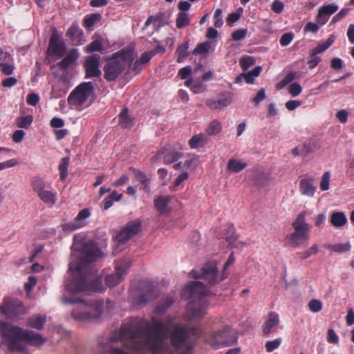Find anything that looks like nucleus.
Listing matches in <instances>:
<instances>
[{
  "mask_svg": "<svg viewBox=\"0 0 354 354\" xmlns=\"http://www.w3.org/2000/svg\"><path fill=\"white\" fill-rule=\"evenodd\" d=\"M281 343V339L277 338L272 341H268L265 344V348L267 352L271 353L277 349Z\"/></svg>",
  "mask_w": 354,
  "mask_h": 354,
  "instance_id": "obj_51",
  "label": "nucleus"
},
{
  "mask_svg": "<svg viewBox=\"0 0 354 354\" xmlns=\"http://www.w3.org/2000/svg\"><path fill=\"white\" fill-rule=\"evenodd\" d=\"M48 50L57 57H62L65 53V44L59 40L56 35L53 34L50 38Z\"/></svg>",
  "mask_w": 354,
  "mask_h": 354,
  "instance_id": "obj_20",
  "label": "nucleus"
},
{
  "mask_svg": "<svg viewBox=\"0 0 354 354\" xmlns=\"http://www.w3.org/2000/svg\"><path fill=\"white\" fill-rule=\"evenodd\" d=\"M142 284L146 287V290L138 298V302L140 305L146 304L152 299L153 295L152 283L150 281H144Z\"/></svg>",
  "mask_w": 354,
  "mask_h": 354,
  "instance_id": "obj_28",
  "label": "nucleus"
},
{
  "mask_svg": "<svg viewBox=\"0 0 354 354\" xmlns=\"http://www.w3.org/2000/svg\"><path fill=\"white\" fill-rule=\"evenodd\" d=\"M17 84V79L15 77H9L3 80L1 85L5 88H11Z\"/></svg>",
  "mask_w": 354,
  "mask_h": 354,
  "instance_id": "obj_61",
  "label": "nucleus"
},
{
  "mask_svg": "<svg viewBox=\"0 0 354 354\" xmlns=\"http://www.w3.org/2000/svg\"><path fill=\"white\" fill-rule=\"evenodd\" d=\"M133 58L130 52L120 50L107 58L104 66V78L107 82L115 81L127 66L132 64Z\"/></svg>",
  "mask_w": 354,
  "mask_h": 354,
  "instance_id": "obj_6",
  "label": "nucleus"
},
{
  "mask_svg": "<svg viewBox=\"0 0 354 354\" xmlns=\"http://www.w3.org/2000/svg\"><path fill=\"white\" fill-rule=\"evenodd\" d=\"M102 15L100 13H93L89 15H86L84 19V26L86 28H91L97 21H100Z\"/></svg>",
  "mask_w": 354,
  "mask_h": 354,
  "instance_id": "obj_39",
  "label": "nucleus"
},
{
  "mask_svg": "<svg viewBox=\"0 0 354 354\" xmlns=\"http://www.w3.org/2000/svg\"><path fill=\"white\" fill-rule=\"evenodd\" d=\"M30 183L32 190L43 203L49 205L55 204L57 193L51 187L50 189H46V182L43 178L39 176H34Z\"/></svg>",
  "mask_w": 354,
  "mask_h": 354,
  "instance_id": "obj_12",
  "label": "nucleus"
},
{
  "mask_svg": "<svg viewBox=\"0 0 354 354\" xmlns=\"http://www.w3.org/2000/svg\"><path fill=\"white\" fill-rule=\"evenodd\" d=\"M293 37L294 35L292 32H287L282 35L279 40L281 46H287L292 41Z\"/></svg>",
  "mask_w": 354,
  "mask_h": 354,
  "instance_id": "obj_58",
  "label": "nucleus"
},
{
  "mask_svg": "<svg viewBox=\"0 0 354 354\" xmlns=\"http://www.w3.org/2000/svg\"><path fill=\"white\" fill-rule=\"evenodd\" d=\"M132 171H133V174L136 179L141 185L140 189H142L143 192H145V193H149L150 192V187H149L150 180L147 177V176L142 171L136 169H133Z\"/></svg>",
  "mask_w": 354,
  "mask_h": 354,
  "instance_id": "obj_24",
  "label": "nucleus"
},
{
  "mask_svg": "<svg viewBox=\"0 0 354 354\" xmlns=\"http://www.w3.org/2000/svg\"><path fill=\"white\" fill-rule=\"evenodd\" d=\"M316 187L314 185L313 178H305L300 180L299 192L302 195L313 197L315 194Z\"/></svg>",
  "mask_w": 354,
  "mask_h": 354,
  "instance_id": "obj_21",
  "label": "nucleus"
},
{
  "mask_svg": "<svg viewBox=\"0 0 354 354\" xmlns=\"http://www.w3.org/2000/svg\"><path fill=\"white\" fill-rule=\"evenodd\" d=\"M72 279L66 283L65 288L71 293L100 292L103 288L102 279L94 272H82L80 266L77 267Z\"/></svg>",
  "mask_w": 354,
  "mask_h": 354,
  "instance_id": "obj_4",
  "label": "nucleus"
},
{
  "mask_svg": "<svg viewBox=\"0 0 354 354\" xmlns=\"http://www.w3.org/2000/svg\"><path fill=\"white\" fill-rule=\"evenodd\" d=\"M235 231V228L233 225L229 226L226 230L225 240L231 248L239 247V245H241V248H242L244 245L243 243H237V244H235L237 240V235Z\"/></svg>",
  "mask_w": 354,
  "mask_h": 354,
  "instance_id": "obj_29",
  "label": "nucleus"
},
{
  "mask_svg": "<svg viewBox=\"0 0 354 354\" xmlns=\"http://www.w3.org/2000/svg\"><path fill=\"white\" fill-rule=\"evenodd\" d=\"M84 225V223H78L75 218L73 221L63 225V230L65 232H72Z\"/></svg>",
  "mask_w": 354,
  "mask_h": 354,
  "instance_id": "obj_46",
  "label": "nucleus"
},
{
  "mask_svg": "<svg viewBox=\"0 0 354 354\" xmlns=\"http://www.w3.org/2000/svg\"><path fill=\"white\" fill-rule=\"evenodd\" d=\"M33 121V117L31 115L21 116L17 118L16 122L17 127L21 129H28Z\"/></svg>",
  "mask_w": 354,
  "mask_h": 354,
  "instance_id": "obj_40",
  "label": "nucleus"
},
{
  "mask_svg": "<svg viewBox=\"0 0 354 354\" xmlns=\"http://www.w3.org/2000/svg\"><path fill=\"white\" fill-rule=\"evenodd\" d=\"M0 336L10 352L26 353L27 348L21 342L32 346H40L46 342L39 333L24 330L5 321H0Z\"/></svg>",
  "mask_w": 354,
  "mask_h": 354,
  "instance_id": "obj_2",
  "label": "nucleus"
},
{
  "mask_svg": "<svg viewBox=\"0 0 354 354\" xmlns=\"http://www.w3.org/2000/svg\"><path fill=\"white\" fill-rule=\"evenodd\" d=\"M100 61V56L97 54L92 55L86 58L84 64L86 78L99 77L101 75Z\"/></svg>",
  "mask_w": 354,
  "mask_h": 354,
  "instance_id": "obj_15",
  "label": "nucleus"
},
{
  "mask_svg": "<svg viewBox=\"0 0 354 354\" xmlns=\"http://www.w3.org/2000/svg\"><path fill=\"white\" fill-rule=\"evenodd\" d=\"M191 274L194 279H203L210 286H214L220 283L227 276L224 271L221 274H218L217 265L215 261L206 263L200 271L193 270L191 272Z\"/></svg>",
  "mask_w": 354,
  "mask_h": 354,
  "instance_id": "obj_10",
  "label": "nucleus"
},
{
  "mask_svg": "<svg viewBox=\"0 0 354 354\" xmlns=\"http://www.w3.org/2000/svg\"><path fill=\"white\" fill-rule=\"evenodd\" d=\"M308 231L295 230L294 232L286 236V242L287 245L293 248H297L301 245L304 241L308 240Z\"/></svg>",
  "mask_w": 354,
  "mask_h": 354,
  "instance_id": "obj_17",
  "label": "nucleus"
},
{
  "mask_svg": "<svg viewBox=\"0 0 354 354\" xmlns=\"http://www.w3.org/2000/svg\"><path fill=\"white\" fill-rule=\"evenodd\" d=\"M131 261L127 259H120L115 262V272L105 277L106 284L113 288L118 286L124 279L131 267Z\"/></svg>",
  "mask_w": 354,
  "mask_h": 354,
  "instance_id": "obj_13",
  "label": "nucleus"
},
{
  "mask_svg": "<svg viewBox=\"0 0 354 354\" xmlns=\"http://www.w3.org/2000/svg\"><path fill=\"white\" fill-rule=\"evenodd\" d=\"M233 99V94L229 91L221 93L218 100L209 99L206 101V105L210 109H218L230 105Z\"/></svg>",
  "mask_w": 354,
  "mask_h": 354,
  "instance_id": "obj_16",
  "label": "nucleus"
},
{
  "mask_svg": "<svg viewBox=\"0 0 354 354\" xmlns=\"http://www.w3.org/2000/svg\"><path fill=\"white\" fill-rule=\"evenodd\" d=\"M46 322L45 316L34 315L28 319V326L37 330H41Z\"/></svg>",
  "mask_w": 354,
  "mask_h": 354,
  "instance_id": "obj_33",
  "label": "nucleus"
},
{
  "mask_svg": "<svg viewBox=\"0 0 354 354\" xmlns=\"http://www.w3.org/2000/svg\"><path fill=\"white\" fill-rule=\"evenodd\" d=\"M247 166L246 162L236 158H230L227 164V170L236 174L243 171Z\"/></svg>",
  "mask_w": 354,
  "mask_h": 354,
  "instance_id": "obj_25",
  "label": "nucleus"
},
{
  "mask_svg": "<svg viewBox=\"0 0 354 354\" xmlns=\"http://www.w3.org/2000/svg\"><path fill=\"white\" fill-rule=\"evenodd\" d=\"M348 8L342 9L337 14H336L332 19L330 24H335L339 21L342 19L346 17L348 13Z\"/></svg>",
  "mask_w": 354,
  "mask_h": 354,
  "instance_id": "obj_62",
  "label": "nucleus"
},
{
  "mask_svg": "<svg viewBox=\"0 0 354 354\" xmlns=\"http://www.w3.org/2000/svg\"><path fill=\"white\" fill-rule=\"evenodd\" d=\"M118 124L122 129H129L133 125V118L129 115V110L124 108L119 115Z\"/></svg>",
  "mask_w": 354,
  "mask_h": 354,
  "instance_id": "obj_26",
  "label": "nucleus"
},
{
  "mask_svg": "<svg viewBox=\"0 0 354 354\" xmlns=\"http://www.w3.org/2000/svg\"><path fill=\"white\" fill-rule=\"evenodd\" d=\"M94 92L95 89L91 82H82L69 94L67 99L68 104L77 108L82 107Z\"/></svg>",
  "mask_w": 354,
  "mask_h": 354,
  "instance_id": "obj_11",
  "label": "nucleus"
},
{
  "mask_svg": "<svg viewBox=\"0 0 354 354\" xmlns=\"http://www.w3.org/2000/svg\"><path fill=\"white\" fill-rule=\"evenodd\" d=\"M319 10L330 17L333 14L337 11L338 6L335 3L324 4Z\"/></svg>",
  "mask_w": 354,
  "mask_h": 354,
  "instance_id": "obj_43",
  "label": "nucleus"
},
{
  "mask_svg": "<svg viewBox=\"0 0 354 354\" xmlns=\"http://www.w3.org/2000/svg\"><path fill=\"white\" fill-rule=\"evenodd\" d=\"M189 48V43L187 41L181 44L177 47L176 53L178 54L176 62L178 63L182 62L188 55L187 50Z\"/></svg>",
  "mask_w": 354,
  "mask_h": 354,
  "instance_id": "obj_38",
  "label": "nucleus"
},
{
  "mask_svg": "<svg viewBox=\"0 0 354 354\" xmlns=\"http://www.w3.org/2000/svg\"><path fill=\"white\" fill-rule=\"evenodd\" d=\"M255 64V60L252 57L246 56L240 59L239 64L241 68L246 71L250 66Z\"/></svg>",
  "mask_w": 354,
  "mask_h": 354,
  "instance_id": "obj_47",
  "label": "nucleus"
},
{
  "mask_svg": "<svg viewBox=\"0 0 354 354\" xmlns=\"http://www.w3.org/2000/svg\"><path fill=\"white\" fill-rule=\"evenodd\" d=\"M171 198L169 196H158L154 200V205L157 210L160 214H164L166 211V208L170 202Z\"/></svg>",
  "mask_w": 354,
  "mask_h": 354,
  "instance_id": "obj_34",
  "label": "nucleus"
},
{
  "mask_svg": "<svg viewBox=\"0 0 354 354\" xmlns=\"http://www.w3.org/2000/svg\"><path fill=\"white\" fill-rule=\"evenodd\" d=\"M328 248L331 249L335 252H348L351 250V245L348 243H338L335 245H330Z\"/></svg>",
  "mask_w": 354,
  "mask_h": 354,
  "instance_id": "obj_49",
  "label": "nucleus"
},
{
  "mask_svg": "<svg viewBox=\"0 0 354 354\" xmlns=\"http://www.w3.org/2000/svg\"><path fill=\"white\" fill-rule=\"evenodd\" d=\"M63 301L66 304H79L71 312L72 317L78 321L92 322L98 319L103 311L104 302L102 301H94L89 304L80 300L76 301L71 298L63 297Z\"/></svg>",
  "mask_w": 354,
  "mask_h": 354,
  "instance_id": "obj_5",
  "label": "nucleus"
},
{
  "mask_svg": "<svg viewBox=\"0 0 354 354\" xmlns=\"http://www.w3.org/2000/svg\"><path fill=\"white\" fill-rule=\"evenodd\" d=\"M212 44L209 41H205L197 45L193 51V54H207L209 52Z\"/></svg>",
  "mask_w": 354,
  "mask_h": 354,
  "instance_id": "obj_44",
  "label": "nucleus"
},
{
  "mask_svg": "<svg viewBox=\"0 0 354 354\" xmlns=\"http://www.w3.org/2000/svg\"><path fill=\"white\" fill-rule=\"evenodd\" d=\"M335 39L336 37L335 35H330L326 41L320 42L311 52L317 55L324 52L335 42Z\"/></svg>",
  "mask_w": 354,
  "mask_h": 354,
  "instance_id": "obj_30",
  "label": "nucleus"
},
{
  "mask_svg": "<svg viewBox=\"0 0 354 354\" xmlns=\"http://www.w3.org/2000/svg\"><path fill=\"white\" fill-rule=\"evenodd\" d=\"M318 252V247L317 245H313L310 248L304 252H298L297 254L301 259H306L313 254H316Z\"/></svg>",
  "mask_w": 354,
  "mask_h": 354,
  "instance_id": "obj_45",
  "label": "nucleus"
},
{
  "mask_svg": "<svg viewBox=\"0 0 354 354\" xmlns=\"http://www.w3.org/2000/svg\"><path fill=\"white\" fill-rule=\"evenodd\" d=\"M326 339L329 344H337L339 343V337L333 328L328 330Z\"/></svg>",
  "mask_w": 354,
  "mask_h": 354,
  "instance_id": "obj_53",
  "label": "nucleus"
},
{
  "mask_svg": "<svg viewBox=\"0 0 354 354\" xmlns=\"http://www.w3.org/2000/svg\"><path fill=\"white\" fill-rule=\"evenodd\" d=\"M141 222L138 220L129 223L115 236V240L119 244L125 243L140 230Z\"/></svg>",
  "mask_w": 354,
  "mask_h": 354,
  "instance_id": "obj_14",
  "label": "nucleus"
},
{
  "mask_svg": "<svg viewBox=\"0 0 354 354\" xmlns=\"http://www.w3.org/2000/svg\"><path fill=\"white\" fill-rule=\"evenodd\" d=\"M221 131V123L216 120H214L209 123L206 129V133L209 136L217 135Z\"/></svg>",
  "mask_w": 354,
  "mask_h": 354,
  "instance_id": "obj_41",
  "label": "nucleus"
},
{
  "mask_svg": "<svg viewBox=\"0 0 354 354\" xmlns=\"http://www.w3.org/2000/svg\"><path fill=\"white\" fill-rule=\"evenodd\" d=\"M301 147V156L306 157L308 154L313 153L315 151V145L311 142H306Z\"/></svg>",
  "mask_w": 354,
  "mask_h": 354,
  "instance_id": "obj_48",
  "label": "nucleus"
},
{
  "mask_svg": "<svg viewBox=\"0 0 354 354\" xmlns=\"http://www.w3.org/2000/svg\"><path fill=\"white\" fill-rule=\"evenodd\" d=\"M190 335L189 328L168 316L165 322L151 317V322L141 319L136 324L122 325L118 339L131 351L153 354H185Z\"/></svg>",
  "mask_w": 354,
  "mask_h": 354,
  "instance_id": "obj_1",
  "label": "nucleus"
},
{
  "mask_svg": "<svg viewBox=\"0 0 354 354\" xmlns=\"http://www.w3.org/2000/svg\"><path fill=\"white\" fill-rule=\"evenodd\" d=\"M209 292V288L199 281L189 282L182 290V297L190 300L186 308L190 319L202 318L205 315L209 305L205 297Z\"/></svg>",
  "mask_w": 354,
  "mask_h": 354,
  "instance_id": "obj_3",
  "label": "nucleus"
},
{
  "mask_svg": "<svg viewBox=\"0 0 354 354\" xmlns=\"http://www.w3.org/2000/svg\"><path fill=\"white\" fill-rule=\"evenodd\" d=\"M203 134L195 135L189 141L190 148L196 149L203 139Z\"/></svg>",
  "mask_w": 354,
  "mask_h": 354,
  "instance_id": "obj_57",
  "label": "nucleus"
},
{
  "mask_svg": "<svg viewBox=\"0 0 354 354\" xmlns=\"http://www.w3.org/2000/svg\"><path fill=\"white\" fill-rule=\"evenodd\" d=\"M0 313L8 319L17 322L27 313V308L17 298L3 297L0 305Z\"/></svg>",
  "mask_w": 354,
  "mask_h": 354,
  "instance_id": "obj_8",
  "label": "nucleus"
},
{
  "mask_svg": "<svg viewBox=\"0 0 354 354\" xmlns=\"http://www.w3.org/2000/svg\"><path fill=\"white\" fill-rule=\"evenodd\" d=\"M192 73V67L190 66H187L180 68L178 71V75L182 80H187L189 77H190Z\"/></svg>",
  "mask_w": 354,
  "mask_h": 354,
  "instance_id": "obj_64",
  "label": "nucleus"
},
{
  "mask_svg": "<svg viewBox=\"0 0 354 354\" xmlns=\"http://www.w3.org/2000/svg\"><path fill=\"white\" fill-rule=\"evenodd\" d=\"M306 213V212H301L298 214L296 219L292 222V226L295 230L302 231L306 230L309 231V225L307 223H306L305 217Z\"/></svg>",
  "mask_w": 354,
  "mask_h": 354,
  "instance_id": "obj_27",
  "label": "nucleus"
},
{
  "mask_svg": "<svg viewBox=\"0 0 354 354\" xmlns=\"http://www.w3.org/2000/svg\"><path fill=\"white\" fill-rule=\"evenodd\" d=\"M176 301L174 295H169L162 298L156 305L154 312L156 314H162L165 313Z\"/></svg>",
  "mask_w": 354,
  "mask_h": 354,
  "instance_id": "obj_22",
  "label": "nucleus"
},
{
  "mask_svg": "<svg viewBox=\"0 0 354 354\" xmlns=\"http://www.w3.org/2000/svg\"><path fill=\"white\" fill-rule=\"evenodd\" d=\"M190 19L189 17V15L186 12H179L176 19V26L177 28H185L189 25Z\"/></svg>",
  "mask_w": 354,
  "mask_h": 354,
  "instance_id": "obj_37",
  "label": "nucleus"
},
{
  "mask_svg": "<svg viewBox=\"0 0 354 354\" xmlns=\"http://www.w3.org/2000/svg\"><path fill=\"white\" fill-rule=\"evenodd\" d=\"M71 249L81 253L84 263H93L102 256V252L95 242L82 234L74 235Z\"/></svg>",
  "mask_w": 354,
  "mask_h": 354,
  "instance_id": "obj_7",
  "label": "nucleus"
},
{
  "mask_svg": "<svg viewBox=\"0 0 354 354\" xmlns=\"http://www.w3.org/2000/svg\"><path fill=\"white\" fill-rule=\"evenodd\" d=\"M103 45L101 41L96 39L92 41L86 47L87 53H93L94 52H102L103 50Z\"/></svg>",
  "mask_w": 354,
  "mask_h": 354,
  "instance_id": "obj_42",
  "label": "nucleus"
},
{
  "mask_svg": "<svg viewBox=\"0 0 354 354\" xmlns=\"http://www.w3.org/2000/svg\"><path fill=\"white\" fill-rule=\"evenodd\" d=\"M308 308L311 312L318 313L322 308V303L318 300L313 299L308 302Z\"/></svg>",
  "mask_w": 354,
  "mask_h": 354,
  "instance_id": "obj_52",
  "label": "nucleus"
},
{
  "mask_svg": "<svg viewBox=\"0 0 354 354\" xmlns=\"http://www.w3.org/2000/svg\"><path fill=\"white\" fill-rule=\"evenodd\" d=\"M0 69L3 74L10 75L13 73L15 67L13 65L7 63H0Z\"/></svg>",
  "mask_w": 354,
  "mask_h": 354,
  "instance_id": "obj_60",
  "label": "nucleus"
},
{
  "mask_svg": "<svg viewBox=\"0 0 354 354\" xmlns=\"http://www.w3.org/2000/svg\"><path fill=\"white\" fill-rule=\"evenodd\" d=\"M302 91V88L298 83H292L290 85L288 88V93L292 97L298 96Z\"/></svg>",
  "mask_w": 354,
  "mask_h": 354,
  "instance_id": "obj_56",
  "label": "nucleus"
},
{
  "mask_svg": "<svg viewBox=\"0 0 354 354\" xmlns=\"http://www.w3.org/2000/svg\"><path fill=\"white\" fill-rule=\"evenodd\" d=\"M66 35L73 41H80L83 37V31L77 24H73L68 29Z\"/></svg>",
  "mask_w": 354,
  "mask_h": 354,
  "instance_id": "obj_32",
  "label": "nucleus"
},
{
  "mask_svg": "<svg viewBox=\"0 0 354 354\" xmlns=\"http://www.w3.org/2000/svg\"><path fill=\"white\" fill-rule=\"evenodd\" d=\"M70 163V158H62L59 162L58 169L59 171L60 179L64 180L68 176V168Z\"/></svg>",
  "mask_w": 354,
  "mask_h": 354,
  "instance_id": "obj_35",
  "label": "nucleus"
},
{
  "mask_svg": "<svg viewBox=\"0 0 354 354\" xmlns=\"http://www.w3.org/2000/svg\"><path fill=\"white\" fill-rule=\"evenodd\" d=\"M182 156L183 154L180 152L162 148L157 152L156 158L162 159L165 164L169 165L176 162Z\"/></svg>",
  "mask_w": 354,
  "mask_h": 354,
  "instance_id": "obj_19",
  "label": "nucleus"
},
{
  "mask_svg": "<svg viewBox=\"0 0 354 354\" xmlns=\"http://www.w3.org/2000/svg\"><path fill=\"white\" fill-rule=\"evenodd\" d=\"M330 173L327 171L324 173L322 176L321 182H320V189L322 191H327L329 189L330 185Z\"/></svg>",
  "mask_w": 354,
  "mask_h": 354,
  "instance_id": "obj_50",
  "label": "nucleus"
},
{
  "mask_svg": "<svg viewBox=\"0 0 354 354\" xmlns=\"http://www.w3.org/2000/svg\"><path fill=\"white\" fill-rule=\"evenodd\" d=\"M329 18V17H328L326 15H324L321 10H319L315 17V21L319 25L324 26L328 21Z\"/></svg>",
  "mask_w": 354,
  "mask_h": 354,
  "instance_id": "obj_63",
  "label": "nucleus"
},
{
  "mask_svg": "<svg viewBox=\"0 0 354 354\" xmlns=\"http://www.w3.org/2000/svg\"><path fill=\"white\" fill-rule=\"evenodd\" d=\"M279 323V317L278 314L274 312L270 313L262 328L263 335L268 337L271 333H275L277 330Z\"/></svg>",
  "mask_w": 354,
  "mask_h": 354,
  "instance_id": "obj_18",
  "label": "nucleus"
},
{
  "mask_svg": "<svg viewBox=\"0 0 354 354\" xmlns=\"http://www.w3.org/2000/svg\"><path fill=\"white\" fill-rule=\"evenodd\" d=\"M247 35L246 29H239L232 33V39L234 41H240L244 39Z\"/></svg>",
  "mask_w": 354,
  "mask_h": 354,
  "instance_id": "obj_59",
  "label": "nucleus"
},
{
  "mask_svg": "<svg viewBox=\"0 0 354 354\" xmlns=\"http://www.w3.org/2000/svg\"><path fill=\"white\" fill-rule=\"evenodd\" d=\"M237 331L230 326H225L221 330L212 331L207 342L214 348L230 346L237 342Z\"/></svg>",
  "mask_w": 354,
  "mask_h": 354,
  "instance_id": "obj_9",
  "label": "nucleus"
},
{
  "mask_svg": "<svg viewBox=\"0 0 354 354\" xmlns=\"http://www.w3.org/2000/svg\"><path fill=\"white\" fill-rule=\"evenodd\" d=\"M261 71L262 68L260 66H257L248 73H242L241 76L244 77L247 84H253L254 78L259 75Z\"/></svg>",
  "mask_w": 354,
  "mask_h": 354,
  "instance_id": "obj_36",
  "label": "nucleus"
},
{
  "mask_svg": "<svg viewBox=\"0 0 354 354\" xmlns=\"http://www.w3.org/2000/svg\"><path fill=\"white\" fill-rule=\"evenodd\" d=\"M79 56L77 49H72L65 57L57 64V66L60 69L66 70L76 62Z\"/></svg>",
  "mask_w": 354,
  "mask_h": 354,
  "instance_id": "obj_23",
  "label": "nucleus"
},
{
  "mask_svg": "<svg viewBox=\"0 0 354 354\" xmlns=\"http://www.w3.org/2000/svg\"><path fill=\"white\" fill-rule=\"evenodd\" d=\"M321 62V58L317 56V54H314V53H310V59L308 61V65L309 68L313 69L315 68L318 64Z\"/></svg>",
  "mask_w": 354,
  "mask_h": 354,
  "instance_id": "obj_55",
  "label": "nucleus"
},
{
  "mask_svg": "<svg viewBox=\"0 0 354 354\" xmlns=\"http://www.w3.org/2000/svg\"><path fill=\"white\" fill-rule=\"evenodd\" d=\"M214 24L216 28H220L223 26V17H222V10L218 8L216 10L214 15Z\"/></svg>",
  "mask_w": 354,
  "mask_h": 354,
  "instance_id": "obj_54",
  "label": "nucleus"
},
{
  "mask_svg": "<svg viewBox=\"0 0 354 354\" xmlns=\"http://www.w3.org/2000/svg\"><path fill=\"white\" fill-rule=\"evenodd\" d=\"M347 222V218L344 212H333L330 217L331 224L336 227H339L344 225Z\"/></svg>",
  "mask_w": 354,
  "mask_h": 354,
  "instance_id": "obj_31",
  "label": "nucleus"
}]
</instances>
